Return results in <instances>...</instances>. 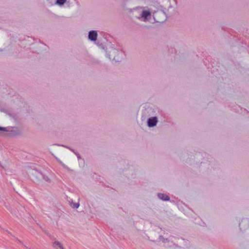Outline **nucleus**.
Returning <instances> with one entry per match:
<instances>
[{
  "label": "nucleus",
  "instance_id": "8",
  "mask_svg": "<svg viewBox=\"0 0 249 249\" xmlns=\"http://www.w3.org/2000/svg\"><path fill=\"white\" fill-rule=\"evenodd\" d=\"M0 131H6V129L5 127H2L0 126Z\"/></svg>",
  "mask_w": 249,
  "mask_h": 249
},
{
  "label": "nucleus",
  "instance_id": "9",
  "mask_svg": "<svg viewBox=\"0 0 249 249\" xmlns=\"http://www.w3.org/2000/svg\"><path fill=\"white\" fill-rule=\"evenodd\" d=\"M160 13H156V16H157V15L160 14Z\"/></svg>",
  "mask_w": 249,
  "mask_h": 249
},
{
  "label": "nucleus",
  "instance_id": "2",
  "mask_svg": "<svg viewBox=\"0 0 249 249\" xmlns=\"http://www.w3.org/2000/svg\"><path fill=\"white\" fill-rule=\"evenodd\" d=\"M97 33L94 31H90L89 34V38L92 41H95L97 39Z\"/></svg>",
  "mask_w": 249,
  "mask_h": 249
},
{
  "label": "nucleus",
  "instance_id": "4",
  "mask_svg": "<svg viewBox=\"0 0 249 249\" xmlns=\"http://www.w3.org/2000/svg\"><path fill=\"white\" fill-rule=\"evenodd\" d=\"M158 197H159L160 199H162L163 200H169L170 199L169 197L168 196L161 193L158 194Z\"/></svg>",
  "mask_w": 249,
  "mask_h": 249
},
{
  "label": "nucleus",
  "instance_id": "1",
  "mask_svg": "<svg viewBox=\"0 0 249 249\" xmlns=\"http://www.w3.org/2000/svg\"><path fill=\"white\" fill-rule=\"evenodd\" d=\"M157 123V119L156 117L150 118L148 120V125L149 127H153L155 126Z\"/></svg>",
  "mask_w": 249,
  "mask_h": 249
},
{
  "label": "nucleus",
  "instance_id": "6",
  "mask_svg": "<svg viewBox=\"0 0 249 249\" xmlns=\"http://www.w3.org/2000/svg\"><path fill=\"white\" fill-rule=\"evenodd\" d=\"M66 0H57L56 3L60 5L63 4L65 2Z\"/></svg>",
  "mask_w": 249,
  "mask_h": 249
},
{
  "label": "nucleus",
  "instance_id": "3",
  "mask_svg": "<svg viewBox=\"0 0 249 249\" xmlns=\"http://www.w3.org/2000/svg\"><path fill=\"white\" fill-rule=\"evenodd\" d=\"M53 246L54 249H64L62 244L58 241L54 242Z\"/></svg>",
  "mask_w": 249,
  "mask_h": 249
},
{
  "label": "nucleus",
  "instance_id": "7",
  "mask_svg": "<svg viewBox=\"0 0 249 249\" xmlns=\"http://www.w3.org/2000/svg\"><path fill=\"white\" fill-rule=\"evenodd\" d=\"M71 207H72L73 208H77L79 207V204H77V203H71Z\"/></svg>",
  "mask_w": 249,
  "mask_h": 249
},
{
  "label": "nucleus",
  "instance_id": "5",
  "mask_svg": "<svg viewBox=\"0 0 249 249\" xmlns=\"http://www.w3.org/2000/svg\"><path fill=\"white\" fill-rule=\"evenodd\" d=\"M150 15V12L148 11H143L142 14V18H143L144 20L147 19L148 16Z\"/></svg>",
  "mask_w": 249,
  "mask_h": 249
}]
</instances>
